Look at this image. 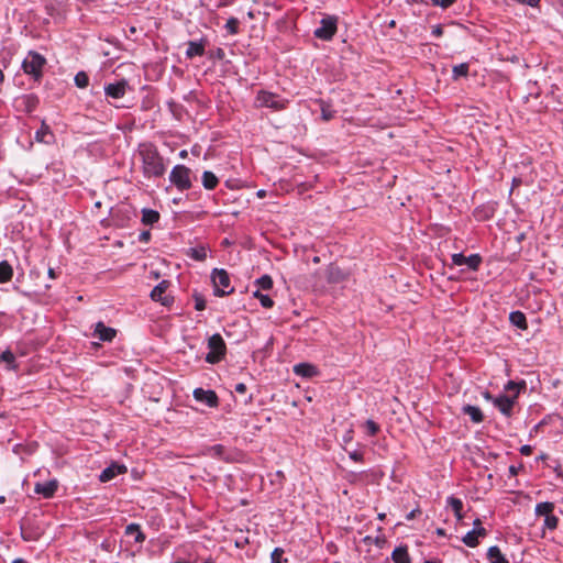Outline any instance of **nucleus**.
<instances>
[{
    "instance_id": "7c9ffc66",
    "label": "nucleus",
    "mask_w": 563,
    "mask_h": 563,
    "mask_svg": "<svg viewBox=\"0 0 563 563\" xmlns=\"http://www.w3.org/2000/svg\"><path fill=\"white\" fill-rule=\"evenodd\" d=\"M526 388V383L525 382H521V383H516L514 380H509L506 385H505V390L506 391H511L514 393V395L511 396V398H514V400L517 399L518 397V394L520 391V389H525Z\"/></svg>"
},
{
    "instance_id": "09e8293b",
    "label": "nucleus",
    "mask_w": 563,
    "mask_h": 563,
    "mask_svg": "<svg viewBox=\"0 0 563 563\" xmlns=\"http://www.w3.org/2000/svg\"><path fill=\"white\" fill-rule=\"evenodd\" d=\"M442 34H443V27H442L441 25H439V24H438V25H434V26L432 27V35H434V36L439 37V36H441Z\"/></svg>"
},
{
    "instance_id": "393cba45",
    "label": "nucleus",
    "mask_w": 563,
    "mask_h": 563,
    "mask_svg": "<svg viewBox=\"0 0 563 563\" xmlns=\"http://www.w3.org/2000/svg\"><path fill=\"white\" fill-rule=\"evenodd\" d=\"M161 216L156 210L153 209H143L142 210V223L144 225H153L158 222Z\"/></svg>"
},
{
    "instance_id": "412c9836",
    "label": "nucleus",
    "mask_w": 563,
    "mask_h": 563,
    "mask_svg": "<svg viewBox=\"0 0 563 563\" xmlns=\"http://www.w3.org/2000/svg\"><path fill=\"white\" fill-rule=\"evenodd\" d=\"M487 559L490 563H509L497 545H493L488 549Z\"/></svg>"
},
{
    "instance_id": "b1692460",
    "label": "nucleus",
    "mask_w": 563,
    "mask_h": 563,
    "mask_svg": "<svg viewBox=\"0 0 563 563\" xmlns=\"http://www.w3.org/2000/svg\"><path fill=\"white\" fill-rule=\"evenodd\" d=\"M463 412L470 416L471 420L475 423H479L484 419L482 410L476 406L466 405L463 407Z\"/></svg>"
},
{
    "instance_id": "9d476101",
    "label": "nucleus",
    "mask_w": 563,
    "mask_h": 563,
    "mask_svg": "<svg viewBox=\"0 0 563 563\" xmlns=\"http://www.w3.org/2000/svg\"><path fill=\"white\" fill-rule=\"evenodd\" d=\"M168 280H162L157 286L153 288L151 291V298L154 301L161 302L163 306H168L172 299L165 295L167 288L169 287Z\"/></svg>"
},
{
    "instance_id": "79ce46f5",
    "label": "nucleus",
    "mask_w": 563,
    "mask_h": 563,
    "mask_svg": "<svg viewBox=\"0 0 563 563\" xmlns=\"http://www.w3.org/2000/svg\"><path fill=\"white\" fill-rule=\"evenodd\" d=\"M284 550L280 548L274 549L271 555V563H282Z\"/></svg>"
},
{
    "instance_id": "f704fd0d",
    "label": "nucleus",
    "mask_w": 563,
    "mask_h": 563,
    "mask_svg": "<svg viewBox=\"0 0 563 563\" xmlns=\"http://www.w3.org/2000/svg\"><path fill=\"white\" fill-rule=\"evenodd\" d=\"M21 101L23 102V104L25 106L26 111H29V112L33 111L36 108L37 103H38L37 98L34 97V96H23L21 98Z\"/></svg>"
},
{
    "instance_id": "473e14b6",
    "label": "nucleus",
    "mask_w": 563,
    "mask_h": 563,
    "mask_svg": "<svg viewBox=\"0 0 563 563\" xmlns=\"http://www.w3.org/2000/svg\"><path fill=\"white\" fill-rule=\"evenodd\" d=\"M468 74V64L462 63L459 65H455L452 69V76L453 79L456 80L460 77H465Z\"/></svg>"
},
{
    "instance_id": "bf43d9fd",
    "label": "nucleus",
    "mask_w": 563,
    "mask_h": 563,
    "mask_svg": "<svg viewBox=\"0 0 563 563\" xmlns=\"http://www.w3.org/2000/svg\"><path fill=\"white\" fill-rule=\"evenodd\" d=\"M482 521L479 519L474 520L475 528H481Z\"/></svg>"
},
{
    "instance_id": "0eeeda50",
    "label": "nucleus",
    "mask_w": 563,
    "mask_h": 563,
    "mask_svg": "<svg viewBox=\"0 0 563 563\" xmlns=\"http://www.w3.org/2000/svg\"><path fill=\"white\" fill-rule=\"evenodd\" d=\"M336 22L338 20L334 16H327L322 19L320 22L321 25L313 32L314 36L323 41L331 40L338 30Z\"/></svg>"
},
{
    "instance_id": "c9c22d12",
    "label": "nucleus",
    "mask_w": 563,
    "mask_h": 563,
    "mask_svg": "<svg viewBox=\"0 0 563 563\" xmlns=\"http://www.w3.org/2000/svg\"><path fill=\"white\" fill-rule=\"evenodd\" d=\"M239 24L240 21L236 18H230L227 21L225 30L228 31L229 34L235 35L239 33Z\"/></svg>"
},
{
    "instance_id": "f257e3e1",
    "label": "nucleus",
    "mask_w": 563,
    "mask_h": 563,
    "mask_svg": "<svg viewBox=\"0 0 563 563\" xmlns=\"http://www.w3.org/2000/svg\"><path fill=\"white\" fill-rule=\"evenodd\" d=\"M137 153L142 161L143 175L146 178H159L164 176L166 172L164 158L153 143L140 144Z\"/></svg>"
},
{
    "instance_id": "dca6fc26",
    "label": "nucleus",
    "mask_w": 563,
    "mask_h": 563,
    "mask_svg": "<svg viewBox=\"0 0 563 563\" xmlns=\"http://www.w3.org/2000/svg\"><path fill=\"white\" fill-rule=\"evenodd\" d=\"M117 334L115 329L106 327L103 322H98L95 327L93 335L104 342H111Z\"/></svg>"
},
{
    "instance_id": "37998d69",
    "label": "nucleus",
    "mask_w": 563,
    "mask_h": 563,
    "mask_svg": "<svg viewBox=\"0 0 563 563\" xmlns=\"http://www.w3.org/2000/svg\"><path fill=\"white\" fill-rule=\"evenodd\" d=\"M321 115L324 121H329L334 117V111L330 109L329 106L322 104L321 107Z\"/></svg>"
},
{
    "instance_id": "0e129e2a",
    "label": "nucleus",
    "mask_w": 563,
    "mask_h": 563,
    "mask_svg": "<svg viewBox=\"0 0 563 563\" xmlns=\"http://www.w3.org/2000/svg\"><path fill=\"white\" fill-rule=\"evenodd\" d=\"M4 80V75L2 73V70L0 69V84Z\"/></svg>"
},
{
    "instance_id": "4be33fe9",
    "label": "nucleus",
    "mask_w": 563,
    "mask_h": 563,
    "mask_svg": "<svg viewBox=\"0 0 563 563\" xmlns=\"http://www.w3.org/2000/svg\"><path fill=\"white\" fill-rule=\"evenodd\" d=\"M126 536H134V540L136 543H142L145 541V534L142 532L139 523H130L125 528Z\"/></svg>"
},
{
    "instance_id": "680f3d73",
    "label": "nucleus",
    "mask_w": 563,
    "mask_h": 563,
    "mask_svg": "<svg viewBox=\"0 0 563 563\" xmlns=\"http://www.w3.org/2000/svg\"><path fill=\"white\" fill-rule=\"evenodd\" d=\"M509 471H510V473H511V474H514V475H516V474H517V470H516V467H515V466H510V467H509Z\"/></svg>"
},
{
    "instance_id": "774afa93",
    "label": "nucleus",
    "mask_w": 563,
    "mask_h": 563,
    "mask_svg": "<svg viewBox=\"0 0 563 563\" xmlns=\"http://www.w3.org/2000/svg\"><path fill=\"white\" fill-rule=\"evenodd\" d=\"M186 156H187V151H185V150H184V151H181V152H180V157H186Z\"/></svg>"
},
{
    "instance_id": "ea45409f",
    "label": "nucleus",
    "mask_w": 563,
    "mask_h": 563,
    "mask_svg": "<svg viewBox=\"0 0 563 563\" xmlns=\"http://www.w3.org/2000/svg\"><path fill=\"white\" fill-rule=\"evenodd\" d=\"M558 525H559V518L556 516H554L553 514H551L550 516H547V518H544V528H547L549 530H555L558 528Z\"/></svg>"
},
{
    "instance_id": "de8ad7c7",
    "label": "nucleus",
    "mask_w": 563,
    "mask_h": 563,
    "mask_svg": "<svg viewBox=\"0 0 563 563\" xmlns=\"http://www.w3.org/2000/svg\"><path fill=\"white\" fill-rule=\"evenodd\" d=\"M151 239V232L150 231H143L140 236H139V240L141 242H144V243H147Z\"/></svg>"
},
{
    "instance_id": "a211bd4d",
    "label": "nucleus",
    "mask_w": 563,
    "mask_h": 563,
    "mask_svg": "<svg viewBox=\"0 0 563 563\" xmlns=\"http://www.w3.org/2000/svg\"><path fill=\"white\" fill-rule=\"evenodd\" d=\"M206 40L189 41L187 43L186 56L187 58H194L196 56H202L205 54Z\"/></svg>"
},
{
    "instance_id": "c85d7f7f",
    "label": "nucleus",
    "mask_w": 563,
    "mask_h": 563,
    "mask_svg": "<svg viewBox=\"0 0 563 563\" xmlns=\"http://www.w3.org/2000/svg\"><path fill=\"white\" fill-rule=\"evenodd\" d=\"M187 255L195 261L203 262L207 258V249L205 246L191 247L187 251Z\"/></svg>"
},
{
    "instance_id": "2f4dec72",
    "label": "nucleus",
    "mask_w": 563,
    "mask_h": 563,
    "mask_svg": "<svg viewBox=\"0 0 563 563\" xmlns=\"http://www.w3.org/2000/svg\"><path fill=\"white\" fill-rule=\"evenodd\" d=\"M0 361L4 362L8 364V368L9 369H15L16 368V365H15V356L14 354L7 350L4 352H2L0 354Z\"/></svg>"
},
{
    "instance_id": "aec40b11",
    "label": "nucleus",
    "mask_w": 563,
    "mask_h": 563,
    "mask_svg": "<svg viewBox=\"0 0 563 563\" xmlns=\"http://www.w3.org/2000/svg\"><path fill=\"white\" fill-rule=\"evenodd\" d=\"M54 137L51 128L43 121L40 130L35 133V140L41 143H51Z\"/></svg>"
},
{
    "instance_id": "052dcab7",
    "label": "nucleus",
    "mask_w": 563,
    "mask_h": 563,
    "mask_svg": "<svg viewBox=\"0 0 563 563\" xmlns=\"http://www.w3.org/2000/svg\"><path fill=\"white\" fill-rule=\"evenodd\" d=\"M228 4H229V3H228L227 1H221V2H219V3H218V5H217V7H218V8H221V7H225V5H228Z\"/></svg>"
},
{
    "instance_id": "8fccbe9b",
    "label": "nucleus",
    "mask_w": 563,
    "mask_h": 563,
    "mask_svg": "<svg viewBox=\"0 0 563 563\" xmlns=\"http://www.w3.org/2000/svg\"><path fill=\"white\" fill-rule=\"evenodd\" d=\"M520 453L522 455L529 456L532 453V448L530 445H522L520 448Z\"/></svg>"
},
{
    "instance_id": "4468645a",
    "label": "nucleus",
    "mask_w": 563,
    "mask_h": 563,
    "mask_svg": "<svg viewBox=\"0 0 563 563\" xmlns=\"http://www.w3.org/2000/svg\"><path fill=\"white\" fill-rule=\"evenodd\" d=\"M347 277L349 273L335 264H331L327 268V279L329 283L338 284L345 280Z\"/></svg>"
},
{
    "instance_id": "a19ab883",
    "label": "nucleus",
    "mask_w": 563,
    "mask_h": 563,
    "mask_svg": "<svg viewBox=\"0 0 563 563\" xmlns=\"http://www.w3.org/2000/svg\"><path fill=\"white\" fill-rule=\"evenodd\" d=\"M365 428L367 433L372 437L376 435L379 432V426L374 420H366Z\"/></svg>"
},
{
    "instance_id": "7ed1b4c3",
    "label": "nucleus",
    "mask_w": 563,
    "mask_h": 563,
    "mask_svg": "<svg viewBox=\"0 0 563 563\" xmlns=\"http://www.w3.org/2000/svg\"><path fill=\"white\" fill-rule=\"evenodd\" d=\"M46 64V58L37 52L30 51L23 59L22 68L25 74L33 76L35 79L42 77V70Z\"/></svg>"
},
{
    "instance_id": "423d86ee",
    "label": "nucleus",
    "mask_w": 563,
    "mask_h": 563,
    "mask_svg": "<svg viewBox=\"0 0 563 563\" xmlns=\"http://www.w3.org/2000/svg\"><path fill=\"white\" fill-rule=\"evenodd\" d=\"M212 282L216 288L214 294L217 296H224L233 292V288L227 290L230 287V277L224 269L216 268L212 272Z\"/></svg>"
},
{
    "instance_id": "6ab92c4d",
    "label": "nucleus",
    "mask_w": 563,
    "mask_h": 563,
    "mask_svg": "<svg viewBox=\"0 0 563 563\" xmlns=\"http://www.w3.org/2000/svg\"><path fill=\"white\" fill-rule=\"evenodd\" d=\"M294 372L299 376L310 378L317 374V368L308 363H299L295 365Z\"/></svg>"
},
{
    "instance_id": "4c0bfd02",
    "label": "nucleus",
    "mask_w": 563,
    "mask_h": 563,
    "mask_svg": "<svg viewBox=\"0 0 563 563\" xmlns=\"http://www.w3.org/2000/svg\"><path fill=\"white\" fill-rule=\"evenodd\" d=\"M261 289L268 290L273 287V279L269 275H263L256 280Z\"/></svg>"
},
{
    "instance_id": "f3484780",
    "label": "nucleus",
    "mask_w": 563,
    "mask_h": 563,
    "mask_svg": "<svg viewBox=\"0 0 563 563\" xmlns=\"http://www.w3.org/2000/svg\"><path fill=\"white\" fill-rule=\"evenodd\" d=\"M125 472L126 467L124 465L111 464L100 473L99 481L106 483L113 479L117 475L123 474Z\"/></svg>"
},
{
    "instance_id": "58836bf2",
    "label": "nucleus",
    "mask_w": 563,
    "mask_h": 563,
    "mask_svg": "<svg viewBox=\"0 0 563 563\" xmlns=\"http://www.w3.org/2000/svg\"><path fill=\"white\" fill-rule=\"evenodd\" d=\"M448 505L452 508L454 512L462 511L463 509V501L454 496H450L448 498Z\"/></svg>"
},
{
    "instance_id": "2eb2a0df",
    "label": "nucleus",
    "mask_w": 563,
    "mask_h": 563,
    "mask_svg": "<svg viewBox=\"0 0 563 563\" xmlns=\"http://www.w3.org/2000/svg\"><path fill=\"white\" fill-rule=\"evenodd\" d=\"M487 536V530L483 527L474 528L472 531H468L462 539V541L470 548H475L478 545V538H484Z\"/></svg>"
},
{
    "instance_id": "13d9d810",
    "label": "nucleus",
    "mask_w": 563,
    "mask_h": 563,
    "mask_svg": "<svg viewBox=\"0 0 563 563\" xmlns=\"http://www.w3.org/2000/svg\"><path fill=\"white\" fill-rule=\"evenodd\" d=\"M454 515H455L457 520H462L463 519L462 511L454 512Z\"/></svg>"
},
{
    "instance_id": "72a5a7b5",
    "label": "nucleus",
    "mask_w": 563,
    "mask_h": 563,
    "mask_svg": "<svg viewBox=\"0 0 563 563\" xmlns=\"http://www.w3.org/2000/svg\"><path fill=\"white\" fill-rule=\"evenodd\" d=\"M253 296L257 298L264 308H272L274 306L273 299L265 294H262L260 289L253 292Z\"/></svg>"
},
{
    "instance_id": "c756f323",
    "label": "nucleus",
    "mask_w": 563,
    "mask_h": 563,
    "mask_svg": "<svg viewBox=\"0 0 563 563\" xmlns=\"http://www.w3.org/2000/svg\"><path fill=\"white\" fill-rule=\"evenodd\" d=\"M13 269L7 261L0 263V283H7L12 278Z\"/></svg>"
},
{
    "instance_id": "f03ea898",
    "label": "nucleus",
    "mask_w": 563,
    "mask_h": 563,
    "mask_svg": "<svg viewBox=\"0 0 563 563\" xmlns=\"http://www.w3.org/2000/svg\"><path fill=\"white\" fill-rule=\"evenodd\" d=\"M287 104V99L266 90H260L255 98V106L257 108H269L274 111H280L286 109Z\"/></svg>"
},
{
    "instance_id": "864d4df0",
    "label": "nucleus",
    "mask_w": 563,
    "mask_h": 563,
    "mask_svg": "<svg viewBox=\"0 0 563 563\" xmlns=\"http://www.w3.org/2000/svg\"><path fill=\"white\" fill-rule=\"evenodd\" d=\"M417 510H412L410 514L407 515V519L411 520L415 518Z\"/></svg>"
},
{
    "instance_id": "69168bd1",
    "label": "nucleus",
    "mask_w": 563,
    "mask_h": 563,
    "mask_svg": "<svg viewBox=\"0 0 563 563\" xmlns=\"http://www.w3.org/2000/svg\"><path fill=\"white\" fill-rule=\"evenodd\" d=\"M385 517H386V515H385V514H378V519H379V520H384V519H385Z\"/></svg>"
},
{
    "instance_id": "ddd939ff",
    "label": "nucleus",
    "mask_w": 563,
    "mask_h": 563,
    "mask_svg": "<svg viewBox=\"0 0 563 563\" xmlns=\"http://www.w3.org/2000/svg\"><path fill=\"white\" fill-rule=\"evenodd\" d=\"M128 88V81L125 79H122L115 84H109L104 87V92L108 97L120 99L122 98Z\"/></svg>"
},
{
    "instance_id": "a878e982",
    "label": "nucleus",
    "mask_w": 563,
    "mask_h": 563,
    "mask_svg": "<svg viewBox=\"0 0 563 563\" xmlns=\"http://www.w3.org/2000/svg\"><path fill=\"white\" fill-rule=\"evenodd\" d=\"M218 177L210 170L202 174V185L207 190H212L218 186Z\"/></svg>"
},
{
    "instance_id": "cd10ccee",
    "label": "nucleus",
    "mask_w": 563,
    "mask_h": 563,
    "mask_svg": "<svg viewBox=\"0 0 563 563\" xmlns=\"http://www.w3.org/2000/svg\"><path fill=\"white\" fill-rule=\"evenodd\" d=\"M395 563H410V558L406 548H396L391 553Z\"/></svg>"
},
{
    "instance_id": "9b49d317",
    "label": "nucleus",
    "mask_w": 563,
    "mask_h": 563,
    "mask_svg": "<svg viewBox=\"0 0 563 563\" xmlns=\"http://www.w3.org/2000/svg\"><path fill=\"white\" fill-rule=\"evenodd\" d=\"M58 487L57 479H51L44 483H36L34 486V492L36 494L42 495L44 498H52L56 493Z\"/></svg>"
},
{
    "instance_id": "20e7f679",
    "label": "nucleus",
    "mask_w": 563,
    "mask_h": 563,
    "mask_svg": "<svg viewBox=\"0 0 563 563\" xmlns=\"http://www.w3.org/2000/svg\"><path fill=\"white\" fill-rule=\"evenodd\" d=\"M208 347L210 349V352L207 354L206 361L210 364L220 362L225 355V343L222 336L218 333L209 338Z\"/></svg>"
},
{
    "instance_id": "4d7b16f0",
    "label": "nucleus",
    "mask_w": 563,
    "mask_h": 563,
    "mask_svg": "<svg viewBox=\"0 0 563 563\" xmlns=\"http://www.w3.org/2000/svg\"><path fill=\"white\" fill-rule=\"evenodd\" d=\"M256 195H257L258 198H264L266 194H265V190L261 189V190L257 191Z\"/></svg>"
},
{
    "instance_id": "49530a36",
    "label": "nucleus",
    "mask_w": 563,
    "mask_h": 563,
    "mask_svg": "<svg viewBox=\"0 0 563 563\" xmlns=\"http://www.w3.org/2000/svg\"><path fill=\"white\" fill-rule=\"evenodd\" d=\"M349 456L351 460L355 461V462H361L363 461V453L360 452V451H352L349 453Z\"/></svg>"
},
{
    "instance_id": "bb28decb",
    "label": "nucleus",
    "mask_w": 563,
    "mask_h": 563,
    "mask_svg": "<svg viewBox=\"0 0 563 563\" xmlns=\"http://www.w3.org/2000/svg\"><path fill=\"white\" fill-rule=\"evenodd\" d=\"M555 506L553 503H550V501H543V503H539L537 504L536 506V515L537 516H542L544 518H547V516H550L551 514H553V510H554Z\"/></svg>"
},
{
    "instance_id": "e433bc0d",
    "label": "nucleus",
    "mask_w": 563,
    "mask_h": 563,
    "mask_svg": "<svg viewBox=\"0 0 563 563\" xmlns=\"http://www.w3.org/2000/svg\"><path fill=\"white\" fill-rule=\"evenodd\" d=\"M75 84L78 88H86L89 84V77L85 71H79L75 76Z\"/></svg>"
},
{
    "instance_id": "3c124183",
    "label": "nucleus",
    "mask_w": 563,
    "mask_h": 563,
    "mask_svg": "<svg viewBox=\"0 0 563 563\" xmlns=\"http://www.w3.org/2000/svg\"><path fill=\"white\" fill-rule=\"evenodd\" d=\"M235 391L239 394H245L246 393V385L244 383H239L235 385Z\"/></svg>"
},
{
    "instance_id": "6e6552de",
    "label": "nucleus",
    "mask_w": 563,
    "mask_h": 563,
    "mask_svg": "<svg viewBox=\"0 0 563 563\" xmlns=\"http://www.w3.org/2000/svg\"><path fill=\"white\" fill-rule=\"evenodd\" d=\"M452 263L456 266L466 265L470 269L477 271L482 263V257L479 254L464 256L462 253H455L452 255Z\"/></svg>"
},
{
    "instance_id": "5fc2aeb1",
    "label": "nucleus",
    "mask_w": 563,
    "mask_h": 563,
    "mask_svg": "<svg viewBox=\"0 0 563 563\" xmlns=\"http://www.w3.org/2000/svg\"><path fill=\"white\" fill-rule=\"evenodd\" d=\"M48 276H49L51 278H55V277H56V273H55V271H54L53 268H49V269H48Z\"/></svg>"
},
{
    "instance_id": "603ef678",
    "label": "nucleus",
    "mask_w": 563,
    "mask_h": 563,
    "mask_svg": "<svg viewBox=\"0 0 563 563\" xmlns=\"http://www.w3.org/2000/svg\"><path fill=\"white\" fill-rule=\"evenodd\" d=\"M212 451L214 452V454L220 455L223 452V446L222 445H214L212 448Z\"/></svg>"
},
{
    "instance_id": "f8f14e48",
    "label": "nucleus",
    "mask_w": 563,
    "mask_h": 563,
    "mask_svg": "<svg viewBox=\"0 0 563 563\" xmlns=\"http://www.w3.org/2000/svg\"><path fill=\"white\" fill-rule=\"evenodd\" d=\"M514 398L510 396L500 395L494 398V405L499 409V411L506 417H510L512 413V408L515 405Z\"/></svg>"
},
{
    "instance_id": "338daca9",
    "label": "nucleus",
    "mask_w": 563,
    "mask_h": 563,
    "mask_svg": "<svg viewBox=\"0 0 563 563\" xmlns=\"http://www.w3.org/2000/svg\"><path fill=\"white\" fill-rule=\"evenodd\" d=\"M437 533L440 534V536H443L444 534V530L443 529H438Z\"/></svg>"
},
{
    "instance_id": "c03bdc74",
    "label": "nucleus",
    "mask_w": 563,
    "mask_h": 563,
    "mask_svg": "<svg viewBox=\"0 0 563 563\" xmlns=\"http://www.w3.org/2000/svg\"><path fill=\"white\" fill-rule=\"evenodd\" d=\"M434 5H439L443 9L451 7L455 0H431Z\"/></svg>"
},
{
    "instance_id": "6e6d98bb",
    "label": "nucleus",
    "mask_w": 563,
    "mask_h": 563,
    "mask_svg": "<svg viewBox=\"0 0 563 563\" xmlns=\"http://www.w3.org/2000/svg\"><path fill=\"white\" fill-rule=\"evenodd\" d=\"M484 397H485L487 400H492V401L494 402V397H493L488 391H486V393L484 394Z\"/></svg>"
},
{
    "instance_id": "5701e85b",
    "label": "nucleus",
    "mask_w": 563,
    "mask_h": 563,
    "mask_svg": "<svg viewBox=\"0 0 563 563\" xmlns=\"http://www.w3.org/2000/svg\"><path fill=\"white\" fill-rule=\"evenodd\" d=\"M509 320L512 325L521 330H526L528 328L526 316L521 311H512L509 316Z\"/></svg>"
},
{
    "instance_id": "e2e57ef3",
    "label": "nucleus",
    "mask_w": 563,
    "mask_h": 563,
    "mask_svg": "<svg viewBox=\"0 0 563 563\" xmlns=\"http://www.w3.org/2000/svg\"><path fill=\"white\" fill-rule=\"evenodd\" d=\"M12 563H27V562L22 559H16Z\"/></svg>"
},
{
    "instance_id": "a18cd8bd",
    "label": "nucleus",
    "mask_w": 563,
    "mask_h": 563,
    "mask_svg": "<svg viewBox=\"0 0 563 563\" xmlns=\"http://www.w3.org/2000/svg\"><path fill=\"white\" fill-rule=\"evenodd\" d=\"M195 308L198 311H201L206 308V301L202 297H200V296L195 297Z\"/></svg>"
},
{
    "instance_id": "39448f33",
    "label": "nucleus",
    "mask_w": 563,
    "mask_h": 563,
    "mask_svg": "<svg viewBox=\"0 0 563 563\" xmlns=\"http://www.w3.org/2000/svg\"><path fill=\"white\" fill-rule=\"evenodd\" d=\"M190 173L185 165H176L170 172L169 180L178 190H187L191 187Z\"/></svg>"
},
{
    "instance_id": "1a4fd4ad",
    "label": "nucleus",
    "mask_w": 563,
    "mask_h": 563,
    "mask_svg": "<svg viewBox=\"0 0 563 563\" xmlns=\"http://www.w3.org/2000/svg\"><path fill=\"white\" fill-rule=\"evenodd\" d=\"M194 398L197 401L205 402L210 408H216L219 405V398L213 390H206L202 388H196L194 390Z\"/></svg>"
}]
</instances>
